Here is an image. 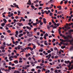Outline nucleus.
I'll return each instance as SVG.
<instances>
[{"label":"nucleus","mask_w":73,"mask_h":73,"mask_svg":"<svg viewBox=\"0 0 73 73\" xmlns=\"http://www.w3.org/2000/svg\"><path fill=\"white\" fill-rule=\"evenodd\" d=\"M26 33L27 34V35H28V34H29V32L28 31H26Z\"/></svg>","instance_id":"nucleus-61"},{"label":"nucleus","mask_w":73,"mask_h":73,"mask_svg":"<svg viewBox=\"0 0 73 73\" xmlns=\"http://www.w3.org/2000/svg\"><path fill=\"white\" fill-rule=\"evenodd\" d=\"M40 40H42L43 39V38L42 37H40Z\"/></svg>","instance_id":"nucleus-58"},{"label":"nucleus","mask_w":73,"mask_h":73,"mask_svg":"<svg viewBox=\"0 0 73 73\" xmlns=\"http://www.w3.org/2000/svg\"><path fill=\"white\" fill-rule=\"evenodd\" d=\"M63 36H65V35H62V34H60V37H61L62 36V37H63Z\"/></svg>","instance_id":"nucleus-42"},{"label":"nucleus","mask_w":73,"mask_h":73,"mask_svg":"<svg viewBox=\"0 0 73 73\" xmlns=\"http://www.w3.org/2000/svg\"><path fill=\"white\" fill-rule=\"evenodd\" d=\"M73 50V46H71L70 48V50Z\"/></svg>","instance_id":"nucleus-22"},{"label":"nucleus","mask_w":73,"mask_h":73,"mask_svg":"<svg viewBox=\"0 0 73 73\" xmlns=\"http://www.w3.org/2000/svg\"><path fill=\"white\" fill-rule=\"evenodd\" d=\"M52 15H53V13H50V16H52Z\"/></svg>","instance_id":"nucleus-36"},{"label":"nucleus","mask_w":73,"mask_h":73,"mask_svg":"<svg viewBox=\"0 0 73 73\" xmlns=\"http://www.w3.org/2000/svg\"><path fill=\"white\" fill-rule=\"evenodd\" d=\"M17 24L18 25H19V27H21V25H20V23H17Z\"/></svg>","instance_id":"nucleus-28"},{"label":"nucleus","mask_w":73,"mask_h":73,"mask_svg":"<svg viewBox=\"0 0 73 73\" xmlns=\"http://www.w3.org/2000/svg\"><path fill=\"white\" fill-rule=\"evenodd\" d=\"M68 2V0H66L64 1V4H67V3Z\"/></svg>","instance_id":"nucleus-19"},{"label":"nucleus","mask_w":73,"mask_h":73,"mask_svg":"<svg viewBox=\"0 0 73 73\" xmlns=\"http://www.w3.org/2000/svg\"><path fill=\"white\" fill-rule=\"evenodd\" d=\"M26 49L27 50H28L29 49H31V47H30V46L27 47Z\"/></svg>","instance_id":"nucleus-14"},{"label":"nucleus","mask_w":73,"mask_h":73,"mask_svg":"<svg viewBox=\"0 0 73 73\" xmlns=\"http://www.w3.org/2000/svg\"><path fill=\"white\" fill-rule=\"evenodd\" d=\"M37 23H33V26H36V25H37Z\"/></svg>","instance_id":"nucleus-18"},{"label":"nucleus","mask_w":73,"mask_h":73,"mask_svg":"<svg viewBox=\"0 0 73 73\" xmlns=\"http://www.w3.org/2000/svg\"><path fill=\"white\" fill-rule=\"evenodd\" d=\"M43 51V50L42 49H40L39 50V52H42Z\"/></svg>","instance_id":"nucleus-35"},{"label":"nucleus","mask_w":73,"mask_h":73,"mask_svg":"<svg viewBox=\"0 0 73 73\" xmlns=\"http://www.w3.org/2000/svg\"><path fill=\"white\" fill-rule=\"evenodd\" d=\"M68 42H70V44H71V45H73V39L71 40H68Z\"/></svg>","instance_id":"nucleus-2"},{"label":"nucleus","mask_w":73,"mask_h":73,"mask_svg":"<svg viewBox=\"0 0 73 73\" xmlns=\"http://www.w3.org/2000/svg\"><path fill=\"white\" fill-rule=\"evenodd\" d=\"M54 41H56V39H53V40L52 41V42H54Z\"/></svg>","instance_id":"nucleus-34"},{"label":"nucleus","mask_w":73,"mask_h":73,"mask_svg":"<svg viewBox=\"0 0 73 73\" xmlns=\"http://www.w3.org/2000/svg\"><path fill=\"white\" fill-rule=\"evenodd\" d=\"M54 58H58V56H55L54 57Z\"/></svg>","instance_id":"nucleus-60"},{"label":"nucleus","mask_w":73,"mask_h":73,"mask_svg":"<svg viewBox=\"0 0 73 73\" xmlns=\"http://www.w3.org/2000/svg\"><path fill=\"white\" fill-rule=\"evenodd\" d=\"M52 23H53V24H54V23H55V22L54 21L53 19H52Z\"/></svg>","instance_id":"nucleus-41"},{"label":"nucleus","mask_w":73,"mask_h":73,"mask_svg":"<svg viewBox=\"0 0 73 73\" xmlns=\"http://www.w3.org/2000/svg\"><path fill=\"white\" fill-rule=\"evenodd\" d=\"M31 8H33V9H35V7H34V6L33 5H31Z\"/></svg>","instance_id":"nucleus-25"},{"label":"nucleus","mask_w":73,"mask_h":73,"mask_svg":"<svg viewBox=\"0 0 73 73\" xmlns=\"http://www.w3.org/2000/svg\"><path fill=\"white\" fill-rule=\"evenodd\" d=\"M5 50L4 49H3L2 50V52H5Z\"/></svg>","instance_id":"nucleus-62"},{"label":"nucleus","mask_w":73,"mask_h":73,"mask_svg":"<svg viewBox=\"0 0 73 73\" xmlns=\"http://www.w3.org/2000/svg\"><path fill=\"white\" fill-rule=\"evenodd\" d=\"M16 35H15L16 37H17V36H18V34H19V31H16L15 32Z\"/></svg>","instance_id":"nucleus-3"},{"label":"nucleus","mask_w":73,"mask_h":73,"mask_svg":"<svg viewBox=\"0 0 73 73\" xmlns=\"http://www.w3.org/2000/svg\"><path fill=\"white\" fill-rule=\"evenodd\" d=\"M31 70L32 71V72H34L35 71V69H31Z\"/></svg>","instance_id":"nucleus-56"},{"label":"nucleus","mask_w":73,"mask_h":73,"mask_svg":"<svg viewBox=\"0 0 73 73\" xmlns=\"http://www.w3.org/2000/svg\"><path fill=\"white\" fill-rule=\"evenodd\" d=\"M7 32H8V33H11V30H7Z\"/></svg>","instance_id":"nucleus-39"},{"label":"nucleus","mask_w":73,"mask_h":73,"mask_svg":"<svg viewBox=\"0 0 73 73\" xmlns=\"http://www.w3.org/2000/svg\"><path fill=\"white\" fill-rule=\"evenodd\" d=\"M11 66H9L8 67V70H11Z\"/></svg>","instance_id":"nucleus-33"},{"label":"nucleus","mask_w":73,"mask_h":73,"mask_svg":"<svg viewBox=\"0 0 73 73\" xmlns=\"http://www.w3.org/2000/svg\"><path fill=\"white\" fill-rule=\"evenodd\" d=\"M3 21H4V23H7V20H6V19H3Z\"/></svg>","instance_id":"nucleus-13"},{"label":"nucleus","mask_w":73,"mask_h":73,"mask_svg":"<svg viewBox=\"0 0 73 73\" xmlns=\"http://www.w3.org/2000/svg\"><path fill=\"white\" fill-rule=\"evenodd\" d=\"M10 58H14V56H10Z\"/></svg>","instance_id":"nucleus-44"},{"label":"nucleus","mask_w":73,"mask_h":73,"mask_svg":"<svg viewBox=\"0 0 73 73\" xmlns=\"http://www.w3.org/2000/svg\"><path fill=\"white\" fill-rule=\"evenodd\" d=\"M33 38H29L28 40V41H31V40H33Z\"/></svg>","instance_id":"nucleus-16"},{"label":"nucleus","mask_w":73,"mask_h":73,"mask_svg":"<svg viewBox=\"0 0 73 73\" xmlns=\"http://www.w3.org/2000/svg\"><path fill=\"white\" fill-rule=\"evenodd\" d=\"M51 52V51L50 50H49L48 51H47V52L48 53H50Z\"/></svg>","instance_id":"nucleus-32"},{"label":"nucleus","mask_w":73,"mask_h":73,"mask_svg":"<svg viewBox=\"0 0 73 73\" xmlns=\"http://www.w3.org/2000/svg\"><path fill=\"white\" fill-rule=\"evenodd\" d=\"M40 66H43V65H44V64H42V63H40Z\"/></svg>","instance_id":"nucleus-50"},{"label":"nucleus","mask_w":73,"mask_h":73,"mask_svg":"<svg viewBox=\"0 0 73 73\" xmlns=\"http://www.w3.org/2000/svg\"><path fill=\"white\" fill-rule=\"evenodd\" d=\"M2 49H4L5 48L4 47H3L1 46L0 47Z\"/></svg>","instance_id":"nucleus-45"},{"label":"nucleus","mask_w":73,"mask_h":73,"mask_svg":"<svg viewBox=\"0 0 73 73\" xmlns=\"http://www.w3.org/2000/svg\"><path fill=\"white\" fill-rule=\"evenodd\" d=\"M63 37L64 38V39H67V40H69V37L71 38H72V36H70L69 35H68L66 36H65L63 35Z\"/></svg>","instance_id":"nucleus-1"},{"label":"nucleus","mask_w":73,"mask_h":73,"mask_svg":"<svg viewBox=\"0 0 73 73\" xmlns=\"http://www.w3.org/2000/svg\"><path fill=\"white\" fill-rule=\"evenodd\" d=\"M26 28H27V29H29V30H31L32 29L31 28L29 27L28 26H27Z\"/></svg>","instance_id":"nucleus-12"},{"label":"nucleus","mask_w":73,"mask_h":73,"mask_svg":"<svg viewBox=\"0 0 73 73\" xmlns=\"http://www.w3.org/2000/svg\"><path fill=\"white\" fill-rule=\"evenodd\" d=\"M5 25V23H3L1 24L2 27H4V25Z\"/></svg>","instance_id":"nucleus-15"},{"label":"nucleus","mask_w":73,"mask_h":73,"mask_svg":"<svg viewBox=\"0 0 73 73\" xmlns=\"http://www.w3.org/2000/svg\"><path fill=\"white\" fill-rule=\"evenodd\" d=\"M9 61H12L13 60V59H12L11 58V57H9Z\"/></svg>","instance_id":"nucleus-24"},{"label":"nucleus","mask_w":73,"mask_h":73,"mask_svg":"<svg viewBox=\"0 0 73 73\" xmlns=\"http://www.w3.org/2000/svg\"><path fill=\"white\" fill-rule=\"evenodd\" d=\"M37 35L38 36H39V35H40V33L38 32H37Z\"/></svg>","instance_id":"nucleus-43"},{"label":"nucleus","mask_w":73,"mask_h":73,"mask_svg":"<svg viewBox=\"0 0 73 73\" xmlns=\"http://www.w3.org/2000/svg\"><path fill=\"white\" fill-rule=\"evenodd\" d=\"M44 36H46V37L48 36V33H46L44 35Z\"/></svg>","instance_id":"nucleus-21"},{"label":"nucleus","mask_w":73,"mask_h":73,"mask_svg":"<svg viewBox=\"0 0 73 73\" xmlns=\"http://www.w3.org/2000/svg\"><path fill=\"white\" fill-rule=\"evenodd\" d=\"M1 37L2 38H4V36L3 35H1Z\"/></svg>","instance_id":"nucleus-46"},{"label":"nucleus","mask_w":73,"mask_h":73,"mask_svg":"<svg viewBox=\"0 0 73 73\" xmlns=\"http://www.w3.org/2000/svg\"><path fill=\"white\" fill-rule=\"evenodd\" d=\"M63 3V1H61V2L60 3V4H62Z\"/></svg>","instance_id":"nucleus-57"},{"label":"nucleus","mask_w":73,"mask_h":73,"mask_svg":"<svg viewBox=\"0 0 73 73\" xmlns=\"http://www.w3.org/2000/svg\"><path fill=\"white\" fill-rule=\"evenodd\" d=\"M40 72H41V70H38V72H37L38 73H40Z\"/></svg>","instance_id":"nucleus-38"},{"label":"nucleus","mask_w":73,"mask_h":73,"mask_svg":"<svg viewBox=\"0 0 73 73\" xmlns=\"http://www.w3.org/2000/svg\"><path fill=\"white\" fill-rule=\"evenodd\" d=\"M54 50H57V52H58V49H57V47H55V48H54Z\"/></svg>","instance_id":"nucleus-31"},{"label":"nucleus","mask_w":73,"mask_h":73,"mask_svg":"<svg viewBox=\"0 0 73 73\" xmlns=\"http://www.w3.org/2000/svg\"><path fill=\"white\" fill-rule=\"evenodd\" d=\"M9 49H12V48L11 47H9Z\"/></svg>","instance_id":"nucleus-64"},{"label":"nucleus","mask_w":73,"mask_h":73,"mask_svg":"<svg viewBox=\"0 0 73 73\" xmlns=\"http://www.w3.org/2000/svg\"><path fill=\"white\" fill-rule=\"evenodd\" d=\"M15 7L17 8H19V6L17 5H16L15 6Z\"/></svg>","instance_id":"nucleus-30"},{"label":"nucleus","mask_w":73,"mask_h":73,"mask_svg":"<svg viewBox=\"0 0 73 73\" xmlns=\"http://www.w3.org/2000/svg\"><path fill=\"white\" fill-rule=\"evenodd\" d=\"M13 21L15 23V22H17V20L16 19H14Z\"/></svg>","instance_id":"nucleus-48"},{"label":"nucleus","mask_w":73,"mask_h":73,"mask_svg":"<svg viewBox=\"0 0 73 73\" xmlns=\"http://www.w3.org/2000/svg\"><path fill=\"white\" fill-rule=\"evenodd\" d=\"M27 36H29V37H32L33 36V34L32 33H31L30 34H28Z\"/></svg>","instance_id":"nucleus-6"},{"label":"nucleus","mask_w":73,"mask_h":73,"mask_svg":"<svg viewBox=\"0 0 73 73\" xmlns=\"http://www.w3.org/2000/svg\"><path fill=\"white\" fill-rule=\"evenodd\" d=\"M36 48V46H33V49H35V48Z\"/></svg>","instance_id":"nucleus-51"},{"label":"nucleus","mask_w":73,"mask_h":73,"mask_svg":"<svg viewBox=\"0 0 73 73\" xmlns=\"http://www.w3.org/2000/svg\"><path fill=\"white\" fill-rule=\"evenodd\" d=\"M31 43H30L28 44V46H31Z\"/></svg>","instance_id":"nucleus-63"},{"label":"nucleus","mask_w":73,"mask_h":73,"mask_svg":"<svg viewBox=\"0 0 73 73\" xmlns=\"http://www.w3.org/2000/svg\"><path fill=\"white\" fill-rule=\"evenodd\" d=\"M37 44L38 45H39V46H40V43H39L38 42H36Z\"/></svg>","instance_id":"nucleus-47"},{"label":"nucleus","mask_w":73,"mask_h":73,"mask_svg":"<svg viewBox=\"0 0 73 73\" xmlns=\"http://www.w3.org/2000/svg\"><path fill=\"white\" fill-rule=\"evenodd\" d=\"M65 28L66 29H67V30H68V29H70V27H67L66 26H65Z\"/></svg>","instance_id":"nucleus-7"},{"label":"nucleus","mask_w":73,"mask_h":73,"mask_svg":"<svg viewBox=\"0 0 73 73\" xmlns=\"http://www.w3.org/2000/svg\"><path fill=\"white\" fill-rule=\"evenodd\" d=\"M11 69H15V67H11Z\"/></svg>","instance_id":"nucleus-49"},{"label":"nucleus","mask_w":73,"mask_h":73,"mask_svg":"<svg viewBox=\"0 0 73 73\" xmlns=\"http://www.w3.org/2000/svg\"><path fill=\"white\" fill-rule=\"evenodd\" d=\"M68 32L70 34L72 32H73V30H70L68 31Z\"/></svg>","instance_id":"nucleus-9"},{"label":"nucleus","mask_w":73,"mask_h":73,"mask_svg":"<svg viewBox=\"0 0 73 73\" xmlns=\"http://www.w3.org/2000/svg\"><path fill=\"white\" fill-rule=\"evenodd\" d=\"M27 4H28V5H30L31 4V0H29L28 1V3H27Z\"/></svg>","instance_id":"nucleus-5"},{"label":"nucleus","mask_w":73,"mask_h":73,"mask_svg":"<svg viewBox=\"0 0 73 73\" xmlns=\"http://www.w3.org/2000/svg\"><path fill=\"white\" fill-rule=\"evenodd\" d=\"M47 41L46 40H45L44 42V44L45 45L47 46L48 44V43H47Z\"/></svg>","instance_id":"nucleus-8"},{"label":"nucleus","mask_w":73,"mask_h":73,"mask_svg":"<svg viewBox=\"0 0 73 73\" xmlns=\"http://www.w3.org/2000/svg\"><path fill=\"white\" fill-rule=\"evenodd\" d=\"M15 19H19V17H18V16H16L15 17Z\"/></svg>","instance_id":"nucleus-53"},{"label":"nucleus","mask_w":73,"mask_h":73,"mask_svg":"<svg viewBox=\"0 0 73 73\" xmlns=\"http://www.w3.org/2000/svg\"><path fill=\"white\" fill-rule=\"evenodd\" d=\"M14 63L15 64H18L19 63V62H18V60H15L14 61Z\"/></svg>","instance_id":"nucleus-10"},{"label":"nucleus","mask_w":73,"mask_h":73,"mask_svg":"<svg viewBox=\"0 0 73 73\" xmlns=\"http://www.w3.org/2000/svg\"><path fill=\"white\" fill-rule=\"evenodd\" d=\"M57 8H59V10H61V9H62L61 6H57Z\"/></svg>","instance_id":"nucleus-11"},{"label":"nucleus","mask_w":73,"mask_h":73,"mask_svg":"<svg viewBox=\"0 0 73 73\" xmlns=\"http://www.w3.org/2000/svg\"><path fill=\"white\" fill-rule=\"evenodd\" d=\"M58 70L57 69H56L55 71H54V72L55 73H56L57 72Z\"/></svg>","instance_id":"nucleus-55"},{"label":"nucleus","mask_w":73,"mask_h":73,"mask_svg":"<svg viewBox=\"0 0 73 73\" xmlns=\"http://www.w3.org/2000/svg\"><path fill=\"white\" fill-rule=\"evenodd\" d=\"M39 9H42V7H40L38 8Z\"/></svg>","instance_id":"nucleus-59"},{"label":"nucleus","mask_w":73,"mask_h":73,"mask_svg":"<svg viewBox=\"0 0 73 73\" xmlns=\"http://www.w3.org/2000/svg\"><path fill=\"white\" fill-rule=\"evenodd\" d=\"M47 27L48 29V30H49V29H50V26L49 25H47Z\"/></svg>","instance_id":"nucleus-27"},{"label":"nucleus","mask_w":73,"mask_h":73,"mask_svg":"<svg viewBox=\"0 0 73 73\" xmlns=\"http://www.w3.org/2000/svg\"><path fill=\"white\" fill-rule=\"evenodd\" d=\"M62 11H58V14H60V13H62Z\"/></svg>","instance_id":"nucleus-20"},{"label":"nucleus","mask_w":73,"mask_h":73,"mask_svg":"<svg viewBox=\"0 0 73 73\" xmlns=\"http://www.w3.org/2000/svg\"><path fill=\"white\" fill-rule=\"evenodd\" d=\"M48 57H50H50L52 56V55H51V54H49L48 55Z\"/></svg>","instance_id":"nucleus-40"},{"label":"nucleus","mask_w":73,"mask_h":73,"mask_svg":"<svg viewBox=\"0 0 73 73\" xmlns=\"http://www.w3.org/2000/svg\"><path fill=\"white\" fill-rule=\"evenodd\" d=\"M40 6H42L43 5H44V4H42L41 3H40Z\"/></svg>","instance_id":"nucleus-52"},{"label":"nucleus","mask_w":73,"mask_h":73,"mask_svg":"<svg viewBox=\"0 0 73 73\" xmlns=\"http://www.w3.org/2000/svg\"><path fill=\"white\" fill-rule=\"evenodd\" d=\"M68 44L67 43H65L63 44V45H66V46H67V45H68Z\"/></svg>","instance_id":"nucleus-37"},{"label":"nucleus","mask_w":73,"mask_h":73,"mask_svg":"<svg viewBox=\"0 0 73 73\" xmlns=\"http://www.w3.org/2000/svg\"><path fill=\"white\" fill-rule=\"evenodd\" d=\"M17 48L19 50V49H20V45L18 46Z\"/></svg>","instance_id":"nucleus-29"},{"label":"nucleus","mask_w":73,"mask_h":73,"mask_svg":"<svg viewBox=\"0 0 73 73\" xmlns=\"http://www.w3.org/2000/svg\"><path fill=\"white\" fill-rule=\"evenodd\" d=\"M50 72V70H48L47 71H46L45 72V73H49Z\"/></svg>","instance_id":"nucleus-23"},{"label":"nucleus","mask_w":73,"mask_h":73,"mask_svg":"<svg viewBox=\"0 0 73 73\" xmlns=\"http://www.w3.org/2000/svg\"><path fill=\"white\" fill-rule=\"evenodd\" d=\"M62 42H68V40H67V39L64 40L63 39L62 40Z\"/></svg>","instance_id":"nucleus-17"},{"label":"nucleus","mask_w":73,"mask_h":73,"mask_svg":"<svg viewBox=\"0 0 73 73\" xmlns=\"http://www.w3.org/2000/svg\"><path fill=\"white\" fill-rule=\"evenodd\" d=\"M43 21L44 24H46V19H45V18H43Z\"/></svg>","instance_id":"nucleus-4"},{"label":"nucleus","mask_w":73,"mask_h":73,"mask_svg":"<svg viewBox=\"0 0 73 73\" xmlns=\"http://www.w3.org/2000/svg\"><path fill=\"white\" fill-rule=\"evenodd\" d=\"M73 69V66H72L71 68H69V69H68L69 70H72V69Z\"/></svg>","instance_id":"nucleus-26"},{"label":"nucleus","mask_w":73,"mask_h":73,"mask_svg":"<svg viewBox=\"0 0 73 73\" xmlns=\"http://www.w3.org/2000/svg\"><path fill=\"white\" fill-rule=\"evenodd\" d=\"M57 26H54V27H53V29H54L55 28H57Z\"/></svg>","instance_id":"nucleus-54"}]
</instances>
